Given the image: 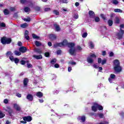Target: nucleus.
<instances>
[{"label":"nucleus","instance_id":"1","mask_svg":"<svg viewBox=\"0 0 124 124\" xmlns=\"http://www.w3.org/2000/svg\"><path fill=\"white\" fill-rule=\"evenodd\" d=\"M12 42V39L11 38H8L6 36H3L1 38V43L3 45H6V44H10Z\"/></svg>","mask_w":124,"mask_h":124},{"label":"nucleus","instance_id":"2","mask_svg":"<svg viewBox=\"0 0 124 124\" xmlns=\"http://www.w3.org/2000/svg\"><path fill=\"white\" fill-rule=\"evenodd\" d=\"M23 121H21V124H26L27 122H31L32 120V118L31 116H27L23 117Z\"/></svg>","mask_w":124,"mask_h":124},{"label":"nucleus","instance_id":"3","mask_svg":"<svg viewBox=\"0 0 124 124\" xmlns=\"http://www.w3.org/2000/svg\"><path fill=\"white\" fill-rule=\"evenodd\" d=\"M92 58H96V55L94 54H92L90 55V57H88L87 59V61L88 62V63H93V59H92Z\"/></svg>","mask_w":124,"mask_h":124},{"label":"nucleus","instance_id":"4","mask_svg":"<svg viewBox=\"0 0 124 124\" xmlns=\"http://www.w3.org/2000/svg\"><path fill=\"white\" fill-rule=\"evenodd\" d=\"M113 69L116 73H120V72H122V70H123L122 66H121L120 65L114 66Z\"/></svg>","mask_w":124,"mask_h":124},{"label":"nucleus","instance_id":"5","mask_svg":"<svg viewBox=\"0 0 124 124\" xmlns=\"http://www.w3.org/2000/svg\"><path fill=\"white\" fill-rule=\"evenodd\" d=\"M120 32H118L116 34V36H117L118 39L120 40L123 38V36H124V31L123 29H120Z\"/></svg>","mask_w":124,"mask_h":124},{"label":"nucleus","instance_id":"6","mask_svg":"<svg viewBox=\"0 0 124 124\" xmlns=\"http://www.w3.org/2000/svg\"><path fill=\"white\" fill-rule=\"evenodd\" d=\"M69 53L72 56H76V48L75 47L70 48Z\"/></svg>","mask_w":124,"mask_h":124},{"label":"nucleus","instance_id":"7","mask_svg":"<svg viewBox=\"0 0 124 124\" xmlns=\"http://www.w3.org/2000/svg\"><path fill=\"white\" fill-rule=\"evenodd\" d=\"M10 60L11 61V62H15V63L16 64L19 63V62H20V60L17 58H15L14 56H12L11 57H10Z\"/></svg>","mask_w":124,"mask_h":124},{"label":"nucleus","instance_id":"8","mask_svg":"<svg viewBox=\"0 0 124 124\" xmlns=\"http://www.w3.org/2000/svg\"><path fill=\"white\" fill-rule=\"evenodd\" d=\"M6 111L9 113V115L10 117H13V115H12V114H13V109H12V108H11L10 107H8Z\"/></svg>","mask_w":124,"mask_h":124},{"label":"nucleus","instance_id":"9","mask_svg":"<svg viewBox=\"0 0 124 124\" xmlns=\"http://www.w3.org/2000/svg\"><path fill=\"white\" fill-rule=\"evenodd\" d=\"M49 38L51 41H54L57 39V35L55 34H50L49 35Z\"/></svg>","mask_w":124,"mask_h":124},{"label":"nucleus","instance_id":"10","mask_svg":"<svg viewBox=\"0 0 124 124\" xmlns=\"http://www.w3.org/2000/svg\"><path fill=\"white\" fill-rule=\"evenodd\" d=\"M89 15L90 18H93L94 17H95V14H94V12H93V11H89Z\"/></svg>","mask_w":124,"mask_h":124},{"label":"nucleus","instance_id":"11","mask_svg":"<svg viewBox=\"0 0 124 124\" xmlns=\"http://www.w3.org/2000/svg\"><path fill=\"white\" fill-rule=\"evenodd\" d=\"M113 66H118L119 65H120L121 63H120V61L118 59H116L114 60L113 61Z\"/></svg>","mask_w":124,"mask_h":124},{"label":"nucleus","instance_id":"12","mask_svg":"<svg viewBox=\"0 0 124 124\" xmlns=\"http://www.w3.org/2000/svg\"><path fill=\"white\" fill-rule=\"evenodd\" d=\"M28 84H29V78H25L23 80L24 87H28Z\"/></svg>","mask_w":124,"mask_h":124},{"label":"nucleus","instance_id":"13","mask_svg":"<svg viewBox=\"0 0 124 124\" xmlns=\"http://www.w3.org/2000/svg\"><path fill=\"white\" fill-rule=\"evenodd\" d=\"M26 98L29 100V101H32L33 100V96L31 94H28L26 97Z\"/></svg>","mask_w":124,"mask_h":124},{"label":"nucleus","instance_id":"14","mask_svg":"<svg viewBox=\"0 0 124 124\" xmlns=\"http://www.w3.org/2000/svg\"><path fill=\"white\" fill-rule=\"evenodd\" d=\"M19 50L21 53H26V52H27V47L25 46H21L19 48Z\"/></svg>","mask_w":124,"mask_h":124},{"label":"nucleus","instance_id":"15","mask_svg":"<svg viewBox=\"0 0 124 124\" xmlns=\"http://www.w3.org/2000/svg\"><path fill=\"white\" fill-rule=\"evenodd\" d=\"M14 107L16 111H21V107L18 104H14Z\"/></svg>","mask_w":124,"mask_h":124},{"label":"nucleus","instance_id":"16","mask_svg":"<svg viewBox=\"0 0 124 124\" xmlns=\"http://www.w3.org/2000/svg\"><path fill=\"white\" fill-rule=\"evenodd\" d=\"M94 105L97 107L99 111H102V110H103V107L102 106L99 105L97 103H95Z\"/></svg>","mask_w":124,"mask_h":124},{"label":"nucleus","instance_id":"17","mask_svg":"<svg viewBox=\"0 0 124 124\" xmlns=\"http://www.w3.org/2000/svg\"><path fill=\"white\" fill-rule=\"evenodd\" d=\"M6 56L7 58H8L9 57V59L11 58V57H14L13 56V53L10 51H7V53H6Z\"/></svg>","mask_w":124,"mask_h":124},{"label":"nucleus","instance_id":"18","mask_svg":"<svg viewBox=\"0 0 124 124\" xmlns=\"http://www.w3.org/2000/svg\"><path fill=\"white\" fill-rule=\"evenodd\" d=\"M33 58L36 59V60H41L43 58L42 55L40 54L39 55H33Z\"/></svg>","mask_w":124,"mask_h":124},{"label":"nucleus","instance_id":"19","mask_svg":"<svg viewBox=\"0 0 124 124\" xmlns=\"http://www.w3.org/2000/svg\"><path fill=\"white\" fill-rule=\"evenodd\" d=\"M74 46H75V44L74 43H68L67 46L68 47V48H74Z\"/></svg>","mask_w":124,"mask_h":124},{"label":"nucleus","instance_id":"20","mask_svg":"<svg viewBox=\"0 0 124 124\" xmlns=\"http://www.w3.org/2000/svg\"><path fill=\"white\" fill-rule=\"evenodd\" d=\"M54 27L55 28L57 31H61V28H60V26L57 24H54Z\"/></svg>","mask_w":124,"mask_h":124},{"label":"nucleus","instance_id":"21","mask_svg":"<svg viewBox=\"0 0 124 124\" xmlns=\"http://www.w3.org/2000/svg\"><path fill=\"white\" fill-rule=\"evenodd\" d=\"M21 28L22 29H27L29 27V24L27 23H23L20 25Z\"/></svg>","mask_w":124,"mask_h":124},{"label":"nucleus","instance_id":"22","mask_svg":"<svg viewBox=\"0 0 124 124\" xmlns=\"http://www.w3.org/2000/svg\"><path fill=\"white\" fill-rule=\"evenodd\" d=\"M121 20H120V18L118 16H116L115 18V23L117 24H120Z\"/></svg>","mask_w":124,"mask_h":124},{"label":"nucleus","instance_id":"23","mask_svg":"<svg viewBox=\"0 0 124 124\" xmlns=\"http://www.w3.org/2000/svg\"><path fill=\"white\" fill-rule=\"evenodd\" d=\"M34 52H35V53H37V54H39L40 55V54H42V50H41V49L39 48H35L34 50Z\"/></svg>","mask_w":124,"mask_h":124},{"label":"nucleus","instance_id":"24","mask_svg":"<svg viewBox=\"0 0 124 124\" xmlns=\"http://www.w3.org/2000/svg\"><path fill=\"white\" fill-rule=\"evenodd\" d=\"M35 45L36 46V47H39L40 46H41L42 45V44L41 43V42L38 41H36L35 42Z\"/></svg>","mask_w":124,"mask_h":124},{"label":"nucleus","instance_id":"25","mask_svg":"<svg viewBox=\"0 0 124 124\" xmlns=\"http://www.w3.org/2000/svg\"><path fill=\"white\" fill-rule=\"evenodd\" d=\"M62 43L63 46H67L68 45V42L66 39H64Z\"/></svg>","mask_w":124,"mask_h":124},{"label":"nucleus","instance_id":"26","mask_svg":"<svg viewBox=\"0 0 124 124\" xmlns=\"http://www.w3.org/2000/svg\"><path fill=\"white\" fill-rule=\"evenodd\" d=\"M36 96H38V97H42L43 96V93L40 92H37L36 94Z\"/></svg>","mask_w":124,"mask_h":124},{"label":"nucleus","instance_id":"27","mask_svg":"<svg viewBox=\"0 0 124 124\" xmlns=\"http://www.w3.org/2000/svg\"><path fill=\"white\" fill-rule=\"evenodd\" d=\"M108 24L109 27H112L113 26V19H109Z\"/></svg>","mask_w":124,"mask_h":124},{"label":"nucleus","instance_id":"28","mask_svg":"<svg viewBox=\"0 0 124 124\" xmlns=\"http://www.w3.org/2000/svg\"><path fill=\"white\" fill-rule=\"evenodd\" d=\"M3 13H4V15L7 16V15H9L10 12H9V10H8V9H5L3 10Z\"/></svg>","mask_w":124,"mask_h":124},{"label":"nucleus","instance_id":"29","mask_svg":"<svg viewBox=\"0 0 124 124\" xmlns=\"http://www.w3.org/2000/svg\"><path fill=\"white\" fill-rule=\"evenodd\" d=\"M25 12L26 13L31 11V9L29 7H25L24 9Z\"/></svg>","mask_w":124,"mask_h":124},{"label":"nucleus","instance_id":"30","mask_svg":"<svg viewBox=\"0 0 124 124\" xmlns=\"http://www.w3.org/2000/svg\"><path fill=\"white\" fill-rule=\"evenodd\" d=\"M15 53V55H16V56H21V54H22L21 53V51H18L17 50H15L14 51Z\"/></svg>","mask_w":124,"mask_h":124},{"label":"nucleus","instance_id":"31","mask_svg":"<svg viewBox=\"0 0 124 124\" xmlns=\"http://www.w3.org/2000/svg\"><path fill=\"white\" fill-rule=\"evenodd\" d=\"M114 12H116L117 13H123V10L120 9H115Z\"/></svg>","mask_w":124,"mask_h":124},{"label":"nucleus","instance_id":"32","mask_svg":"<svg viewBox=\"0 0 124 124\" xmlns=\"http://www.w3.org/2000/svg\"><path fill=\"white\" fill-rule=\"evenodd\" d=\"M92 111H93V112H96V111H97V107H96L95 106H92Z\"/></svg>","mask_w":124,"mask_h":124},{"label":"nucleus","instance_id":"33","mask_svg":"<svg viewBox=\"0 0 124 124\" xmlns=\"http://www.w3.org/2000/svg\"><path fill=\"white\" fill-rule=\"evenodd\" d=\"M100 16L101 17L102 19H103V20L104 21H106L107 20V19L106 18V17H105V16L104 15V14H101Z\"/></svg>","mask_w":124,"mask_h":124},{"label":"nucleus","instance_id":"34","mask_svg":"<svg viewBox=\"0 0 124 124\" xmlns=\"http://www.w3.org/2000/svg\"><path fill=\"white\" fill-rule=\"evenodd\" d=\"M32 36L33 38H34L35 39H39L40 38L39 36L36 35L34 33L32 34Z\"/></svg>","mask_w":124,"mask_h":124},{"label":"nucleus","instance_id":"35","mask_svg":"<svg viewBox=\"0 0 124 124\" xmlns=\"http://www.w3.org/2000/svg\"><path fill=\"white\" fill-rule=\"evenodd\" d=\"M34 9L36 11H37L38 12L40 11V10H41V8H40V7L37 6L36 7H35Z\"/></svg>","mask_w":124,"mask_h":124},{"label":"nucleus","instance_id":"36","mask_svg":"<svg viewBox=\"0 0 124 124\" xmlns=\"http://www.w3.org/2000/svg\"><path fill=\"white\" fill-rule=\"evenodd\" d=\"M112 3L113 4H115V5H117V4H119V1L117 0H113Z\"/></svg>","mask_w":124,"mask_h":124},{"label":"nucleus","instance_id":"37","mask_svg":"<svg viewBox=\"0 0 124 124\" xmlns=\"http://www.w3.org/2000/svg\"><path fill=\"white\" fill-rule=\"evenodd\" d=\"M94 21H95V22H96V23H98V22H99V21H100V18H99L98 17V16H97L94 18Z\"/></svg>","mask_w":124,"mask_h":124},{"label":"nucleus","instance_id":"38","mask_svg":"<svg viewBox=\"0 0 124 124\" xmlns=\"http://www.w3.org/2000/svg\"><path fill=\"white\" fill-rule=\"evenodd\" d=\"M53 13L55 15H57V16L60 15V12H59L58 10H54L53 11Z\"/></svg>","mask_w":124,"mask_h":124},{"label":"nucleus","instance_id":"39","mask_svg":"<svg viewBox=\"0 0 124 124\" xmlns=\"http://www.w3.org/2000/svg\"><path fill=\"white\" fill-rule=\"evenodd\" d=\"M50 62L52 64H54V63H56V62H57V59H52L51 61Z\"/></svg>","mask_w":124,"mask_h":124},{"label":"nucleus","instance_id":"40","mask_svg":"<svg viewBox=\"0 0 124 124\" xmlns=\"http://www.w3.org/2000/svg\"><path fill=\"white\" fill-rule=\"evenodd\" d=\"M87 36H88V33L84 32L82 34V37H83V38H86Z\"/></svg>","mask_w":124,"mask_h":124},{"label":"nucleus","instance_id":"41","mask_svg":"<svg viewBox=\"0 0 124 124\" xmlns=\"http://www.w3.org/2000/svg\"><path fill=\"white\" fill-rule=\"evenodd\" d=\"M106 62H107V60H106V59H104L102 61L101 64L102 65H104V64H105V63H106Z\"/></svg>","mask_w":124,"mask_h":124},{"label":"nucleus","instance_id":"42","mask_svg":"<svg viewBox=\"0 0 124 124\" xmlns=\"http://www.w3.org/2000/svg\"><path fill=\"white\" fill-rule=\"evenodd\" d=\"M31 17H28V18H24V21L25 22H31Z\"/></svg>","mask_w":124,"mask_h":124},{"label":"nucleus","instance_id":"43","mask_svg":"<svg viewBox=\"0 0 124 124\" xmlns=\"http://www.w3.org/2000/svg\"><path fill=\"white\" fill-rule=\"evenodd\" d=\"M80 120L83 122H85L86 121V117L85 116H81Z\"/></svg>","mask_w":124,"mask_h":124},{"label":"nucleus","instance_id":"44","mask_svg":"<svg viewBox=\"0 0 124 124\" xmlns=\"http://www.w3.org/2000/svg\"><path fill=\"white\" fill-rule=\"evenodd\" d=\"M98 115L100 119H103V117H104V115L103 114V113H99Z\"/></svg>","mask_w":124,"mask_h":124},{"label":"nucleus","instance_id":"45","mask_svg":"<svg viewBox=\"0 0 124 124\" xmlns=\"http://www.w3.org/2000/svg\"><path fill=\"white\" fill-rule=\"evenodd\" d=\"M110 77L111 79H115V78H116V75H115L113 74H111L110 75Z\"/></svg>","mask_w":124,"mask_h":124},{"label":"nucleus","instance_id":"46","mask_svg":"<svg viewBox=\"0 0 124 124\" xmlns=\"http://www.w3.org/2000/svg\"><path fill=\"white\" fill-rule=\"evenodd\" d=\"M5 116V114L2 112H0V119H2Z\"/></svg>","mask_w":124,"mask_h":124},{"label":"nucleus","instance_id":"47","mask_svg":"<svg viewBox=\"0 0 124 124\" xmlns=\"http://www.w3.org/2000/svg\"><path fill=\"white\" fill-rule=\"evenodd\" d=\"M20 62L22 65H25L26 64V61L25 60H21Z\"/></svg>","mask_w":124,"mask_h":124},{"label":"nucleus","instance_id":"48","mask_svg":"<svg viewBox=\"0 0 124 124\" xmlns=\"http://www.w3.org/2000/svg\"><path fill=\"white\" fill-rule=\"evenodd\" d=\"M27 67H28V68H31L32 67V65L31 63H27Z\"/></svg>","mask_w":124,"mask_h":124},{"label":"nucleus","instance_id":"49","mask_svg":"<svg viewBox=\"0 0 124 124\" xmlns=\"http://www.w3.org/2000/svg\"><path fill=\"white\" fill-rule=\"evenodd\" d=\"M0 27H1L2 28H5L6 25L5 23H0Z\"/></svg>","mask_w":124,"mask_h":124},{"label":"nucleus","instance_id":"50","mask_svg":"<svg viewBox=\"0 0 124 124\" xmlns=\"http://www.w3.org/2000/svg\"><path fill=\"white\" fill-rule=\"evenodd\" d=\"M20 1L22 4H25L27 2V0H20Z\"/></svg>","mask_w":124,"mask_h":124},{"label":"nucleus","instance_id":"51","mask_svg":"<svg viewBox=\"0 0 124 124\" xmlns=\"http://www.w3.org/2000/svg\"><path fill=\"white\" fill-rule=\"evenodd\" d=\"M45 56L46 57V58H49V57H50V53L49 52H46L45 53Z\"/></svg>","mask_w":124,"mask_h":124},{"label":"nucleus","instance_id":"52","mask_svg":"<svg viewBox=\"0 0 124 124\" xmlns=\"http://www.w3.org/2000/svg\"><path fill=\"white\" fill-rule=\"evenodd\" d=\"M44 10L45 12H47L48 11H51V8H45Z\"/></svg>","mask_w":124,"mask_h":124},{"label":"nucleus","instance_id":"53","mask_svg":"<svg viewBox=\"0 0 124 124\" xmlns=\"http://www.w3.org/2000/svg\"><path fill=\"white\" fill-rule=\"evenodd\" d=\"M90 46L91 47V48H94V45H93V42H90Z\"/></svg>","mask_w":124,"mask_h":124},{"label":"nucleus","instance_id":"54","mask_svg":"<svg viewBox=\"0 0 124 124\" xmlns=\"http://www.w3.org/2000/svg\"><path fill=\"white\" fill-rule=\"evenodd\" d=\"M69 64H71L72 65H75V64H76V62H69Z\"/></svg>","mask_w":124,"mask_h":124},{"label":"nucleus","instance_id":"55","mask_svg":"<svg viewBox=\"0 0 124 124\" xmlns=\"http://www.w3.org/2000/svg\"><path fill=\"white\" fill-rule=\"evenodd\" d=\"M102 62V60L101 58H98V63L100 64Z\"/></svg>","mask_w":124,"mask_h":124},{"label":"nucleus","instance_id":"56","mask_svg":"<svg viewBox=\"0 0 124 124\" xmlns=\"http://www.w3.org/2000/svg\"><path fill=\"white\" fill-rule=\"evenodd\" d=\"M17 45L20 47H22V46H23V44L22 43V42L19 41L17 43Z\"/></svg>","mask_w":124,"mask_h":124},{"label":"nucleus","instance_id":"57","mask_svg":"<svg viewBox=\"0 0 124 124\" xmlns=\"http://www.w3.org/2000/svg\"><path fill=\"white\" fill-rule=\"evenodd\" d=\"M16 96H17V97H22V94H21L20 93H16Z\"/></svg>","mask_w":124,"mask_h":124},{"label":"nucleus","instance_id":"58","mask_svg":"<svg viewBox=\"0 0 124 124\" xmlns=\"http://www.w3.org/2000/svg\"><path fill=\"white\" fill-rule=\"evenodd\" d=\"M57 55H61L62 54V50L59 49L57 51Z\"/></svg>","mask_w":124,"mask_h":124},{"label":"nucleus","instance_id":"59","mask_svg":"<svg viewBox=\"0 0 124 124\" xmlns=\"http://www.w3.org/2000/svg\"><path fill=\"white\" fill-rule=\"evenodd\" d=\"M115 16V13H112L110 14V17L111 19H113V18H114V16Z\"/></svg>","mask_w":124,"mask_h":124},{"label":"nucleus","instance_id":"60","mask_svg":"<svg viewBox=\"0 0 124 124\" xmlns=\"http://www.w3.org/2000/svg\"><path fill=\"white\" fill-rule=\"evenodd\" d=\"M25 38H26L27 40H30V36H29V35H25Z\"/></svg>","mask_w":124,"mask_h":124},{"label":"nucleus","instance_id":"61","mask_svg":"<svg viewBox=\"0 0 124 124\" xmlns=\"http://www.w3.org/2000/svg\"><path fill=\"white\" fill-rule=\"evenodd\" d=\"M114 56V53L113 52H110L109 54V56L111 58Z\"/></svg>","mask_w":124,"mask_h":124},{"label":"nucleus","instance_id":"62","mask_svg":"<svg viewBox=\"0 0 124 124\" xmlns=\"http://www.w3.org/2000/svg\"><path fill=\"white\" fill-rule=\"evenodd\" d=\"M53 47H54V48H58V47H59V44L56 43V44H54L53 45Z\"/></svg>","mask_w":124,"mask_h":124},{"label":"nucleus","instance_id":"63","mask_svg":"<svg viewBox=\"0 0 124 124\" xmlns=\"http://www.w3.org/2000/svg\"><path fill=\"white\" fill-rule=\"evenodd\" d=\"M29 31H28V30H26V31H25L24 35H29Z\"/></svg>","mask_w":124,"mask_h":124},{"label":"nucleus","instance_id":"64","mask_svg":"<svg viewBox=\"0 0 124 124\" xmlns=\"http://www.w3.org/2000/svg\"><path fill=\"white\" fill-rule=\"evenodd\" d=\"M10 10L11 11H15V10H16V9L15 8V7H11L10 8Z\"/></svg>","mask_w":124,"mask_h":124}]
</instances>
